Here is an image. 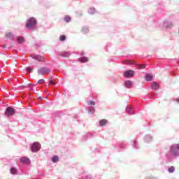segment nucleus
Instances as JSON below:
<instances>
[{
	"mask_svg": "<svg viewBox=\"0 0 179 179\" xmlns=\"http://www.w3.org/2000/svg\"><path fill=\"white\" fill-rule=\"evenodd\" d=\"M20 169L22 171L23 174H27V171L30 170V164H31V161L30 158L27 157H22L20 158Z\"/></svg>",
	"mask_w": 179,
	"mask_h": 179,
	"instance_id": "f257e3e1",
	"label": "nucleus"
},
{
	"mask_svg": "<svg viewBox=\"0 0 179 179\" xmlns=\"http://www.w3.org/2000/svg\"><path fill=\"white\" fill-rule=\"evenodd\" d=\"M166 157L169 162L173 159H178L179 157V144H173L170 146L169 153L166 155Z\"/></svg>",
	"mask_w": 179,
	"mask_h": 179,
	"instance_id": "f03ea898",
	"label": "nucleus"
},
{
	"mask_svg": "<svg viewBox=\"0 0 179 179\" xmlns=\"http://www.w3.org/2000/svg\"><path fill=\"white\" fill-rule=\"evenodd\" d=\"M25 27L28 29V30L34 31V30L37 29V19L34 17H29L26 22Z\"/></svg>",
	"mask_w": 179,
	"mask_h": 179,
	"instance_id": "7ed1b4c3",
	"label": "nucleus"
},
{
	"mask_svg": "<svg viewBox=\"0 0 179 179\" xmlns=\"http://www.w3.org/2000/svg\"><path fill=\"white\" fill-rule=\"evenodd\" d=\"M122 64H124V65H135L138 69H143L144 68H146V64H138L136 62L135 60H130V59H126L123 60Z\"/></svg>",
	"mask_w": 179,
	"mask_h": 179,
	"instance_id": "20e7f679",
	"label": "nucleus"
},
{
	"mask_svg": "<svg viewBox=\"0 0 179 179\" xmlns=\"http://www.w3.org/2000/svg\"><path fill=\"white\" fill-rule=\"evenodd\" d=\"M52 69L47 66H42L37 70L38 75H41V76H45L47 75H50V73L52 72Z\"/></svg>",
	"mask_w": 179,
	"mask_h": 179,
	"instance_id": "39448f33",
	"label": "nucleus"
},
{
	"mask_svg": "<svg viewBox=\"0 0 179 179\" xmlns=\"http://www.w3.org/2000/svg\"><path fill=\"white\" fill-rule=\"evenodd\" d=\"M4 114L7 117H12L13 115H15V114H16V109L13 108V107L8 106L7 108H6Z\"/></svg>",
	"mask_w": 179,
	"mask_h": 179,
	"instance_id": "423d86ee",
	"label": "nucleus"
},
{
	"mask_svg": "<svg viewBox=\"0 0 179 179\" xmlns=\"http://www.w3.org/2000/svg\"><path fill=\"white\" fill-rule=\"evenodd\" d=\"M41 149V144L38 142H34L31 145V152L37 153Z\"/></svg>",
	"mask_w": 179,
	"mask_h": 179,
	"instance_id": "0eeeda50",
	"label": "nucleus"
},
{
	"mask_svg": "<svg viewBox=\"0 0 179 179\" xmlns=\"http://www.w3.org/2000/svg\"><path fill=\"white\" fill-rule=\"evenodd\" d=\"M29 57L30 58H32V59H36V61H39V62H45L46 61L45 57L41 55L32 53L29 55Z\"/></svg>",
	"mask_w": 179,
	"mask_h": 179,
	"instance_id": "6e6552de",
	"label": "nucleus"
},
{
	"mask_svg": "<svg viewBox=\"0 0 179 179\" xmlns=\"http://www.w3.org/2000/svg\"><path fill=\"white\" fill-rule=\"evenodd\" d=\"M135 108L134 107V106L132 105H127L126 106V113H127V114H129V115H135Z\"/></svg>",
	"mask_w": 179,
	"mask_h": 179,
	"instance_id": "1a4fd4ad",
	"label": "nucleus"
},
{
	"mask_svg": "<svg viewBox=\"0 0 179 179\" xmlns=\"http://www.w3.org/2000/svg\"><path fill=\"white\" fill-rule=\"evenodd\" d=\"M135 75V71L134 70H126L124 73H123V76H124V78H132V76H134Z\"/></svg>",
	"mask_w": 179,
	"mask_h": 179,
	"instance_id": "9d476101",
	"label": "nucleus"
},
{
	"mask_svg": "<svg viewBox=\"0 0 179 179\" xmlns=\"http://www.w3.org/2000/svg\"><path fill=\"white\" fill-rule=\"evenodd\" d=\"M143 141L145 143H150V142L153 141V136H152V134H145Z\"/></svg>",
	"mask_w": 179,
	"mask_h": 179,
	"instance_id": "9b49d317",
	"label": "nucleus"
},
{
	"mask_svg": "<svg viewBox=\"0 0 179 179\" xmlns=\"http://www.w3.org/2000/svg\"><path fill=\"white\" fill-rule=\"evenodd\" d=\"M59 55L60 57H63V58H69L70 55H72V53L69 51H63V52H59Z\"/></svg>",
	"mask_w": 179,
	"mask_h": 179,
	"instance_id": "f8f14e48",
	"label": "nucleus"
},
{
	"mask_svg": "<svg viewBox=\"0 0 179 179\" xmlns=\"http://www.w3.org/2000/svg\"><path fill=\"white\" fill-rule=\"evenodd\" d=\"M173 26L174 25L173 24V22H171V21L165 20L164 22V27H165V29H171Z\"/></svg>",
	"mask_w": 179,
	"mask_h": 179,
	"instance_id": "ddd939ff",
	"label": "nucleus"
},
{
	"mask_svg": "<svg viewBox=\"0 0 179 179\" xmlns=\"http://www.w3.org/2000/svg\"><path fill=\"white\" fill-rule=\"evenodd\" d=\"M124 87H126L127 89H131L132 87V86H134V82L127 80L126 81H124Z\"/></svg>",
	"mask_w": 179,
	"mask_h": 179,
	"instance_id": "4468645a",
	"label": "nucleus"
},
{
	"mask_svg": "<svg viewBox=\"0 0 179 179\" xmlns=\"http://www.w3.org/2000/svg\"><path fill=\"white\" fill-rule=\"evenodd\" d=\"M78 62L80 64H86V62H89V57L86 56L81 57L78 59Z\"/></svg>",
	"mask_w": 179,
	"mask_h": 179,
	"instance_id": "2eb2a0df",
	"label": "nucleus"
},
{
	"mask_svg": "<svg viewBox=\"0 0 179 179\" xmlns=\"http://www.w3.org/2000/svg\"><path fill=\"white\" fill-rule=\"evenodd\" d=\"M160 86L159 85L158 83L156 82H153L151 84V89H152V90H159Z\"/></svg>",
	"mask_w": 179,
	"mask_h": 179,
	"instance_id": "dca6fc26",
	"label": "nucleus"
},
{
	"mask_svg": "<svg viewBox=\"0 0 179 179\" xmlns=\"http://www.w3.org/2000/svg\"><path fill=\"white\" fill-rule=\"evenodd\" d=\"M16 41L18 42L19 44H23L25 41L24 37L18 36L16 37Z\"/></svg>",
	"mask_w": 179,
	"mask_h": 179,
	"instance_id": "f3484780",
	"label": "nucleus"
},
{
	"mask_svg": "<svg viewBox=\"0 0 179 179\" xmlns=\"http://www.w3.org/2000/svg\"><path fill=\"white\" fill-rule=\"evenodd\" d=\"M6 37L7 38H9L12 41H13V40H15V35L12 32H8V33L6 34Z\"/></svg>",
	"mask_w": 179,
	"mask_h": 179,
	"instance_id": "a211bd4d",
	"label": "nucleus"
},
{
	"mask_svg": "<svg viewBox=\"0 0 179 179\" xmlns=\"http://www.w3.org/2000/svg\"><path fill=\"white\" fill-rule=\"evenodd\" d=\"M145 79L147 82H152L153 80V76H152V74L147 73L145 76Z\"/></svg>",
	"mask_w": 179,
	"mask_h": 179,
	"instance_id": "6ab92c4d",
	"label": "nucleus"
},
{
	"mask_svg": "<svg viewBox=\"0 0 179 179\" xmlns=\"http://www.w3.org/2000/svg\"><path fill=\"white\" fill-rule=\"evenodd\" d=\"M89 31V27L87 26H84L81 28V33H83V34H87Z\"/></svg>",
	"mask_w": 179,
	"mask_h": 179,
	"instance_id": "aec40b11",
	"label": "nucleus"
},
{
	"mask_svg": "<svg viewBox=\"0 0 179 179\" xmlns=\"http://www.w3.org/2000/svg\"><path fill=\"white\" fill-rule=\"evenodd\" d=\"M108 121L106 119H101L99 121V127H104L107 124Z\"/></svg>",
	"mask_w": 179,
	"mask_h": 179,
	"instance_id": "412c9836",
	"label": "nucleus"
},
{
	"mask_svg": "<svg viewBox=\"0 0 179 179\" xmlns=\"http://www.w3.org/2000/svg\"><path fill=\"white\" fill-rule=\"evenodd\" d=\"M131 143L133 148H134V149H139V146H138V141L132 140L131 141Z\"/></svg>",
	"mask_w": 179,
	"mask_h": 179,
	"instance_id": "4be33fe9",
	"label": "nucleus"
},
{
	"mask_svg": "<svg viewBox=\"0 0 179 179\" xmlns=\"http://www.w3.org/2000/svg\"><path fill=\"white\" fill-rule=\"evenodd\" d=\"M94 113H96V108H94V106H90L88 108V114H94Z\"/></svg>",
	"mask_w": 179,
	"mask_h": 179,
	"instance_id": "5701e85b",
	"label": "nucleus"
},
{
	"mask_svg": "<svg viewBox=\"0 0 179 179\" xmlns=\"http://www.w3.org/2000/svg\"><path fill=\"white\" fill-rule=\"evenodd\" d=\"M10 174H13V176H16V174H17V169L15 167H11L10 169Z\"/></svg>",
	"mask_w": 179,
	"mask_h": 179,
	"instance_id": "b1692460",
	"label": "nucleus"
},
{
	"mask_svg": "<svg viewBox=\"0 0 179 179\" xmlns=\"http://www.w3.org/2000/svg\"><path fill=\"white\" fill-rule=\"evenodd\" d=\"M88 138H93V134L87 133L86 135L83 136V141H87Z\"/></svg>",
	"mask_w": 179,
	"mask_h": 179,
	"instance_id": "393cba45",
	"label": "nucleus"
},
{
	"mask_svg": "<svg viewBox=\"0 0 179 179\" xmlns=\"http://www.w3.org/2000/svg\"><path fill=\"white\" fill-rule=\"evenodd\" d=\"M88 13L89 15H94V13H96V8H94V7H90L88 9Z\"/></svg>",
	"mask_w": 179,
	"mask_h": 179,
	"instance_id": "a878e982",
	"label": "nucleus"
},
{
	"mask_svg": "<svg viewBox=\"0 0 179 179\" xmlns=\"http://www.w3.org/2000/svg\"><path fill=\"white\" fill-rule=\"evenodd\" d=\"M117 149H120V150H122L123 149H125V143H119L117 144Z\"/></svg>",
	"mask_w": 179,
	"mask_h": 179,
	"instance_id": "bb28decb",
	"label": "nucleus"
},
{
	"mask_svg": "<svg viewBox=\"0 0 179 179\" xmlns=\"http://www.w3.org/2000/svg\"><path fill=\"white\" fill-rule=\"evenodd\" d=\"M51 161L52 162V163H57V162L59 161V157H58V155H54L52 157Z\"/></svg>",
	"mask_w": 179,
	"mask_h": 179,
	"instance_id": "cd10ccee",
	"label": "nucleus"
},
{
	"mask_svg": "<svg viewBox=\"0 0 179 179\" xmlns=\"http://www.w3.org/2000/svg\"><path fill=\"white\" fill-rule=\"evenodd\" d=\"M25 71L27 72V73H32L33 71H34V68L32 66H27L25 68Z\"/></svg>",
	"mask_w": 179,
	"mask_h": 179,
	"instance_id": "c85d7f7f",
	"label": "nucleus"
},
{
	"mask_svg": "<svg viewBox=\"0 0 179 179\" xmlns=\"http://www.w3.org/2000/svg\"><path fill=\"white\" fill-rule=\"evenodd\" d=\"M71 20H72V18H71L69 15H66L64 17V22H66V23H69Z\"/></svg>",
	"mask_w": 179,
	"mask_h": 179,
	"instance_id": "c756f323",
	"label": "nucleus"
},
{
	"mask_svg": "<svg viewBox=\"0 0 179 179\" xmlns=\"http://www.w3.org/2000/svg\"><path fill=\"white\" fill-rule=\"evenodd\" d=\"M169 173H174L176 171V167L173 166L168 168Z\"/></svg>",
	"mask_w": 179,
	"mask_h": 179,
	"instance_id": "7c9ffc66",
	"label": "nucleus"
},
{
	"mask_svg": "<svg viewBox=\"0 0 179 179\" xmlns=\"http://www.w3.org/2000/svg\"><path fill=\"white\" fill-rule=\"evenodd\" d=\"M59 41H62V42L66 41V36H65V35H60Z\"/></svg>",
	"mask_w": 179,
	"mask_h": 179,
	"instance_id": "2f4dec72",
	"label": "nucleus"
},
{
	"mask_svg": "<svg viewBox=\"0 0 179 179\" xmlns=\"http://www.w3.org/2000/svg\"><path fill=\"white\" fill-rule=\"evenodd\" d=\"M87 103L88 106H96V102L92 100L87 101Z\"/></svg>",
	"mask_w": 179,
	"mask_h": 179,
	"instance_id": "473e14b6",
	"label": "nucleus"
},
{
	"mask_svg": "<svg viewBox=\"0 0 179 179\" xmlns=\"http://www.w3.org/2000/svg\"><path fill=\"white\" fill-rule=\"evenodd\" d=\"M82 179H94V178L92 175H85Z\"/></svg>",
	"mask_w": 179,
	"mask_h": 179,
	"instance_id": "72a5a7b5",
	"label": "nucleus"
},
{
	"mask_svg": "<svg viewBox=\"0 0 179 179\" xmlns=\"http://www.w3.org/2000/svg\"><path fill=\"white\" fill-rule=\"evenodd\" d=\"M157 95L155 92H151L150 94V99H155Z\"/></svg>",
	"mask_w": 179,
	"mask_h": 179,
	"instance_id": "f704fd0d",
	"label": "nucleus"
},
{
	"mask_svg": "<svg viewBox=\"0 0 179 179\" xmlns=\"http://www.w3.org/2000/svg\"><path fill=\"white\" fill-rule=\"evenodd\" d=\"M37 83L38 85H43V83H45V80L44 79H40L38 80Z\"/></svg>",
	"mask_w": 179,
	"mask_h": 179,
	"instance_id": "c9c22d12",
	"label": "nucleus"
},
{
	"mask_svg": "<svg viewBox=\"0 0 179 179\" xmlns=\"http://www.w3.org/2000/svg\"><path fill=\"white\" fill-rule=\"evenodd\" d=\"M76 13L78 17L83 16V13H82V11H77Z\"/></svg>",
	"mask_w": 179,
	"mask_h": 179,
	"instance_id": "e433bc0d",
	"label": "nucleus"
},
{
	"mask_svg": "<svg viewBox=\"0 0 179 179\" xmlns=\"http://www.w3.org/2000/svg\"><path fill=\"white\" fill-rule=\"evenodd\" d=\"M50 83H52L53 86H55L57 85V83L54 81V80H52V77H50Z\"/></svg>",
	"mask_w": 179,
	"mask_h": 179,
	"instance_id": "4c0bfd02",
	"label": "nucleus"
},
{
	"mask_svg": "<svg viewBox=\"0 0 179 179\" xmlns=\"http://www.w3.org/2000/svg\"><path fill=\"white\" fill-rule=\"evenodd\" d=\"M46 3L47 0H39V3H41V5H45Z\"/></svg>",
	"mask_w": 179,
	"mask_h": 179,
	"instance_id": "58836bf2",
	"label": "nucleus"
},
{
	"mask_svg": "<svg viewBox=\"0 0 179 179\" xmlns=\"http://www.w3.org/2000/svg\"><path fill=\"white\" fill-rule=\"evenodd\" d=\"M54 115H55V117L59 116V111L55 112Z\"/></svg>",
	"mask_w": 179,
	"mask_h": 179,
	"instance_id": "ea45409f",
	"label": "nucleus"
},
{
	"mask_svg": "<svg viewBox=\"0 0 179 179\" xmlns=\"http://www.w3.org/2000/svg\"><path fill=\"white\" fill-rule=\"evenodd\" d=\"M171 75H173V76H176V75H177V73H176V71H171Z\"/></svg>",
	"mask_w": 179,
	"mask_h": 179,
	"instance_id": "a19ab883",
	"label": "nucleus"
},
{
	"mask_svg": "<svg viewBox=\"0 0 179 179\" xmlns=\"http://www.w3.org/2000/svg\"><path fill=\"white\" fill-rule=\"evenodd\" d=\"M80 55H81L82 57H83V56L85 55V52H82L80 53Z\"/></svg>",
	"mask_w": 179,
	"mask_h": 179,
	"instance_id": "79ce46f5",
	"label": "nucleus"
},
{
	"mask_svg": "<svg viewBox=\"0 0 179 179\" xmlns=\"http://www.w3.org/2000/svg\"><path fill=\"white\" fill-rule=\"evenodd\" d=\"M176 103H179V98L176 99Z\"/></svg>",
	"mask_w": 179,
	"mask_h": 179,
	"instance_id": "37998d69",
	"label": "nucleus"
},
{
	"mask_svg": "<svg viewBox=\"0 0 179 179\" xmlns=\"http://www.w3.org/2000/svg\"><path fill=\"white\" fill-rule=\"evenodd\" d=\"M35 45H36V47H40V45H39V44H35Z\"/></svg>",
	"mask_w": 179,
	"mask_h": 179,
	"instance_id": "c03bdc74",
	"label": "nucleus"
},
{
	"mask_svg": "<svg viewBox=\"0 0 179 179\" xmlns=\"http://www.w3.org/2000/svg\"><path fill=\"white\" fill-rule=\"evenodd\" d=\"M21 87H22V89H24V87H26V86L22 85Z\"/></svg>",
	"mask_w": 179,
	"mask_h": 179,
	"instance_id": "a18cd8bd",
	"label": "nucleus"
},
{
	"mask_svg": "<svg viewBox=\"0 0 179 179\" xmlns=\"http://www.w3.org/2000/svg\"><path fill=\"white\" fill-rule=\"evenodd\" d=\"M162 10H164V7H162Z\"/></svg>",
	"mask_w": 179,
	"mask_h": 179,
	"instance_id": "49530a36",
	"label": "nucleus"
},
{
	"mask_svg": "<svg viewBox=\"0 0 179 179\" xmlns=\"http://www.w3.org/2000/svg\"><path fill=\"white\" fill-rule=\"evenodd\" d=\"M176 62L178 63V64L179 65V60L176 61Z\"/></svg>",
	"mask_w": 179,
	"mask_h": 179,
	"instance_id": "de8ad7c7",
	"label": "nucleus"
},
{
	"mask_svg": "<svg viewBox=\"0 0 179 179\" xmlns=\"http://www.w3.org/2000/svg\"><path fill=\"white\" fill-rule=\"evenodd\" d=\"M40 100H43V97H39Z\"/></svg>",
	"mask_w": 179,
	"mask_h": 179,
	"instance_id": "09e8293b",
	"label": "nucleus"
},
{
	"mask_svg": "<svg viewBox=\"0 0 179 179\" xmlns=\"http://www.w3.org/2000/svg\"><path fill=\"white\" fill-rule=\"evenodd\" d=\"M169 61H174V59H169Z\"/></svg>",
	"mask_w": 179,
	"mask_h": 179,
	"instance_id": "8fccbe9b",
	"label": "nucleus"
},
{
	"mask_svg": "<svg viewBox=\"0 0 179 179\" xmlns=\"http://www.w3.org/2000/svg\"><path fill=\"white\" fill-rule=\"evenodd\" d=\"M45 99H48V98L46 96V97H45Z\"/></svg>",
	"mask_w": 179,
	"mask_h": 179,
	"instance_id": "3c124183",
	"label": "nucleus"
},
{
	"mask_svg": "<svg viewBox=\"0 0 179 179\" xmlns=\"http://www.w3.org/2000/svg\"><path fill=\"white\" fill-rule=\"evenodd\" d=\"M178 34H179V28H178Z\"/></svg>",
	"mask_w": 179,
	"mask_h": 179,
	"instance_id": "603ef678",
	"label": "nucleus"
}]
</instances>
